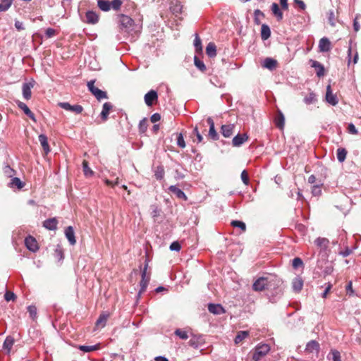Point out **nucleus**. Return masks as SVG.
<instances>
[{
  "label": "nucleus",
  "instance_id": "9d476101",
  "mask_svg": "<svg viewBox=\"0 0 361 361\" xmlns=\"http://www.w3.org/2000/svg\"><path fill=\"white\" fill-rule=\"evenodd\" d=\"M110 317V314L107 312H102L99 318L97 319V322H95V327L97 329H102L104 328L106 324L108 319Z\"/></svg>",
  "mask_w": 361,
  "mask_h": 361
},
{
  "label": "nucleus",
  "instance_id": "49530a36",
  "mask_svg": "<svg viewBox=\"0 0 361 361\" xmlns=\"http://www.w3.org/2000/svg\"><path fill=\"white\" fill-rule=\"evenodd\" d=\"M316 100V95L313 92L310 93L304 98V102L307 104H313Z\"/></svg>",
  "mask_w": 361,
  "mask_h": 361
},
{
  "label": "nucleus",
  "instance_id": "f704fd0d",
  "mask_svg": "<svg viewBox=\"0 0 361 361\" xmlns=\"http://www.w3.org/2000/svg\"><path fill=\"white\" fill-rule=\"evenodd\" d=\"M202 343V339L200 336H193L189 341L188 344L193 348H199Z\"/></svg>",
  "mask_w": 361,
  "mask_h": 361
},
{
  "label": "nucleus",
  "instance_id": "4c0bfd02",
  "mask_svg": "<svg viewBox=\"0 0 361 361\" xmlns=\"http://www.w3.org/2000/svg\"><path fill=\"white\" fill-rule=\"evenodd\" d=\"M164 169L162 166H158L154 171V176L157 180H161L164 176Z\"/></svg>",
  "mask_w": 361,
  "mask_h": 361
},
{
  "label": "nucleus",
  "instance_id": "cd10ccee",
  "mask_svg": "<svg viewBox=\"0 0 361 361\" xmlns=\"http://www.w3.org/2000/svg\"><path fill=\"white\" fill-rule=\"evenodd\" d=\"M271 36V30L269 25L262 24L261 27V37L263 40L268 39Z\"/></svg>",
  "mask_w": 361,
  "mask_h": 361
},
{
  "label": "nucleus",
  "instance_id": "09e8293b",
  "mask_svg": "<svg viewBox=\"0 0 361 361\" xmlns=\"http://www.w3.org/2000/svg\"><path fill=\"white\" fill-rule=\"evenodd\" d=\"M177 145L181 147L185 148L186 145L184 140L183 135L180 133L176 135Z\"/></svg>",
  "mask_w": 361,
  "mask_h": 361
},
{
  "label": "nucleus",
  "instance_id": "a878e982",
  "mask_svg": "<svg viewBox=\"0 0 361 361\" xmlns=\"http://www.w3.org/2000/svg\"><path fill=\"white\" fill-rule=\"evenodd\" d=\"M112 107L111 104L109 102H106L103 104L102 111L101 112V118L103 121H106L107 120L109 111Z\"/></svg>",
  "mask_w": 361,
  "mask_h": 361
},
{
  "label": "nucleus",
  "instance_id": "aec40b11",
  "mask_svg": "<svg viewBox=\"0 0 361 361\" xmlns=\"http://www.w3.org/2000/svg\"><path fill=\"white\" fill-rule=\"evenodd\" d=\"M65 235L71 245H74L76 243L74 230L72 226H68L65 230Z\"/></svg>",
  "mask_w": 361,
  "mask_h": 361
},
{
  "label": "nucleus",
  "instance_id": "3c124183",
  "mask_svg": "<svg viewBox=\"0 0 361 361\" xmlns=\"http://www.w3.org/2000/svg\"><path fill=\"white\" fill-rule=\"evenodd\" d=\"M27 311L29 312L30 317L35 320L37 318V308L34 305H30L27 307Z\"/></svg>",
  "mask_w": 361,
  "mask_h": 361
},
{
  "label": "nucleus",
  "instance_id": "9b49d317",
  "mask_svg": "<svg viewBox=\"0 0 361 361\" xmlns=\"http://www.w3.org/2000/svg\"><path fill=\"white\" fill-rule=\"evenodd\" d=\"M157 99L158 95L157 92L154 90H150L145 95V102L149 106H152Z\"/></svg>",
  "mask_w": 361,
  "mask_h": 361
},
{
  "label": "nucleus",
  "instance_id": "1a4fd4ad",
  "mask_svg": "<svg viewBox=\"0 0 361 361\" xmlns=\"http://www.w3.org/2000/svg\"><path fill=\"white\" fill-rule=\"evenodd\" d=\"M40 145L43 149V155L47 156L51 151L47 135L41 134L38 137Z\"/></svg>",
  "mask_w": 361,
  "mask_h": 361
},
{
  "label": "nucleus",
  "instance_id": "37998d69",
  "mask_svg": "<svg viewBox=\"0 0 361 361\" xmlns=\"http://www.w3.org/2000/svg\"><path fill=\"white\" fill-rule=\"evenodd\" d=\"M12 4V0H2L0 3V11H7Z\"/></svg>",
  "mask_w": 361,
  "mask_h": 361
},
{
  "label": "nucleus",
  "instance_id": "20e7f679",
  "mask_svg": "<svg viewBox=\"0 0 361 361\" xmlns=\"http://www.w3.org/2000/svg\"><path fill=\"white\" fill-rule=\"evenodd\" d=\"M95 80H90L87 82V87L90 92L98 99L107 98V94L94 86Z\"/></svg>",
  "mask_w": 361,
  "mask_h": 361
},
{
  "label": "nucleus",
  "instance_id": "0e129e2a",
  "mask_svg": "<svg viewBox=\"0 0 361 361\" xmlns=\"http://www.w3.org/2000/svg\"><path fill=\"white\" fill-rule=\"evenodd\" d=\"M348 133L353 135L357 134V130L353 123H350L348 127Z\"/></svg>",
  "mask_w": 361,
  "mask_h": 361
},
{
  "label": "nucleus",
  "instance_id": "e433bc0d",
  "mask_svg": "<svg viewBox=\"0 0 361 361\" xmlns=\"http://www.w3.org/2000/svg\"><path fill=\"white\" fill-rule=\"evenodd\" d=\"M83 172L85 176H92L94 174L93 171L89 167L88 161L83 160L82 161Z\"/></svg>",
  "mask_w": 361,
  "mask_h": 361
},
{
  "label": "nucleus",
  "instance_id": "de8ad7c7",
  "mask_svg": "<svg viewBox=\"0 0 361 361\" xmlns=\"http://www.w3.org/2000/svg\"><path fill=\"white\" fill-rule=\"evenodd\" d=\"M111 8L114 11H119L123 4L122 0H113L110 2Z\"/></svg>",
  "mask_w": 361,
  "mask_h": 361
},
{
  "label": "nucleus",
  "instance_id": "5701e85b",
  "mask_svg": "<svg viewBox=\"0 0 361 361\" xmlns=\"http://www.w3.org/2000/svg\"><path fill=\"white\" fill-rule=\"evenodd\" d=\"M208 310L214 314H221L225 312L224 307L219 304H209Z\"/></svg>",
  "mask_w": 361,
  "mask_h": 361
},
{
  "label": "nucleus",
  "instance_id": "412c9836",
  "mask_svg": "<svg viewBox=\"0 0 361 361\" xmlns=\"http://www.w3.org/2000/svg\"><path fill=\"white\" fill-rule=\"evenodd\" d=\"M16 103L18 108L23 110L25 114H26L30 118L35 121L34 114L30 111V109L25 103L20 101H18Z\"/></svg>",
  "mask_w": 361,
  "mask_h": 361
},
{
  "label": "nucleus",
  "instance_id": "a19ab883",
  "mask_svg": "<svg viewBox=\"0 0 361 361\" xmlns=\"http://www.w3.org/2000/svg\"><path fill=\"white\" fill-rule=\"evenodd\" d=\"M147 127H148L147 119L146 118H144L142 120H141L140 121L139 127H138L139 132L140 133H145L147 130Z\"/></svg>",
  "mask_w": 361,
  "mask_h": 361
},
{
  "label": "nucleus",
  "instance_id": "e2e57ef3",
  "mask_svg": "<svg viewBox=\"0 0 361 361\" xmlns=\"http://www.w3.org/2000/svg\"><path fill=\"white\" fill-rule=\"evenodd\" d=\"M193 134L196 135L197 139V142H201L203 140V137L202 135L200 133L198 130V128L196 126L193 130Z\"/></svg>",
  "mask_w": 361,
  "mask_h": 361
},
{
  "label": "nucleus",
  "instance_id": "ddd939ff",
  "mask_svg": "<svg viewBox=\"0 0 361 361\" xmlns=\"http://www.w3.org/2000/svg\"><path fill=\"white\" fill-rule=\"evenodd\" d=\"M319 351V343L314 341L312 340L308 342L306 345L305 352L307 353H316L317 354Z\"/></svg>",
  "mask_w": 361,
  "mask_h": 361
},
{
  "label": "nucleus",
  "instance_id": "79ce46f5",
  "mask_svg": "<svg viewBox=\"0 0 361 361\" xmlns=\"http://www.w3.org/2000/svg\"><path fill=\"white\" fill-rule=\"evenodd\" d=\"M231 225L233 227H238L240 228L242 232H245L246 231V225L241 221L233 220L231 221Z\"/></svg>",
  "mask_w": 361,
  "mask_h": 361
},
{
  "label": "nucleus",
  "instance_id": "72a5a7b5",
  "mask_svg": "<svg viewBox=\"0 0 361 361\" xmlns=\"http://www.w3.org/2000/svg\"><path fill=\"white\" fill-rule=\"evenodd\" d=\"M249 336L248 331H240L238 332L235 338V343L238 344L241 343L245 338H246Z\"/></svg>",
  "mask_w": 361,
  "mask_h": 361
},
{
  "label": "nucleus",
  "instance_id": "4d7b16f0",
  "mask_svg": "<svg viewBox=\"0 0 361 361\" xmlns=\"http://www.w3.org/2000/svg\"><path fill=\"white\" fill-rule=\"evenodd\" d=\"M240 176H241V179H242L243 182L244 183V184L247 185L250 183V179H249V176H248L247 172L245 170L243 171Z\"/></svg>",
  "mask_w": 361,
  "mask_h": 361
},
{
  "label": "nucleus",
  "instance_id": "2f4dec72",
  "mask_svg": "<svg viewBox=\"0 0 361 361\" xmlns=\"http://www.w3.org/2000/svg\"><path fill=\"white\" fill-rule=\"evenodd\" d=\"M284 124H285L284 116L281 112H279V114L275 118V125L277 128L282 130L284 127Z\"/></svg>",
  "mask_w": 361,
  "mask_h": 361
},
{
  "label": "nucleus",
  "instance_id": "6ab92c4d",
  "mask_svg": "<svg viewBox=\"0 0 361 361\" xmlns=\"http://www.w3.org/2000/svg\"><path fill=\"white\" fill-rule=\"evenodd\" d=\"M58 221L56 218H51L43 222V226L48 230L54 231L57 228Z\"/></svg>",
  "mask_w": 361,
  "mask_h": 361
},
{
  "label": "nucleus",
  "instance_id": "052dcab7",
  "mask_svg": "<svg viewBox=\"0 0 361 361\" xmlns=\"http://www.w3.org/2000/svg\"><path fill=\"white\" fill-rule=\"evenodd\" d=\"M59 33L55 29L49 27L46 30V35L48 38L52 37Z\"/></svg>",
  "mask_w": 361,
  "mask_h": 361
},
{
  "label": "nucleus",
  "instance_id": "603ef678",
  "mask_svg": "<svg viewBox=\"0 0 361 361\" xmlns=\"http://www.w3.org/2000/svg\"><path fill=\"white\" fill-rule=\"evenodd\" d=\"M11 184L16 186L18 189H21L24 186V183L20 180L19 178H13L11 180Z\"/></svg>",
  "mask_w": 361,
  "mask_h": 361
},
{
  "label": "nucleus",
  "instance_id": "4468645a",
  "mask_svg": "<svg viewBox=\"0 0 361 361\" xmlns=\"http://www.w3.org/2000/svg\"><path fill=\"white\" fill-rule=\"evenodd\" d=\"M326 100L333 106H336L338 102L336 96L331 91V85H328L326 87Z\"/></svg>",
  "mask_w": 361,
  "mask_h": 361
},
{
  "label": "nucleus",
  "instance_id": "6e6d98bb",
  "mask_svg": "<svg viewBox=\"0 0 361 361\" xmlns=\"http://www.w3.org/2000/svg\"><path fill=\"white\" fill-rule=\"evenodd\" d=\"M333 361H341L340 353L336 350H332L330 353Z\"/></svg>",
  "mask_w": 361,
  "mask_h": 361
},
{
  "label": "nucleus",
  "instance_id": "774afa93",
  "mask_svg": "<svg viewBox=\"0 0 361 361\" xmlns=\"http://www.w3.org/2000/svg\"><path fill=\"white\" fill-rule=\"evenodd\" d=\"M15 27L18 31L24 30V27L23 26V23L20 22L19 20H16Z\"/></svg>",
  "mask_w": 361,
  "mask_h": 361
},
{
  "label": "nucleus",
  "instance_id": "69168bd1",
  "mask_svg": "<svg viewBox=\"0 0 361 361\" xmlns=\"http://www.w3.org/2000/svg\"><path fill=\"white\" fill-rule=\"evenodd\" d=\"M160 119H161V115L158 113L154 114L150 118V120L152 123H156V122L160 121Z\"/></svg>",
  "mask_w": 361,
  "mask_h": 361
},
{
  "label": "nucleus",
  "instance_id": "2eb2a0df",
  "mask_svg": "<svg viewBox=\"0 0 361 361\" xmlns=\"http://www.w3.org/2000/svg\"><path fill=\"white\" fill-rule=\"evenodd\" d=\"M207 123L209 126V136L214 140H217L219 139V135L215 130L214 123L213 119L211 117H209L207 119Z\"/></svg>",
  "mask_w": 361,
  "mask_h": 361
},
{
  "label": "nucleus",
  "instance_id": "338daca9",
  "mask_svg": "<svg viewBox=\"0 0 361 361\" xmlns=\"http://www.w3.org/2000/svg\"><path fill=\"white\" fill-rule=\"evenodd\" d=\"M294 3L297 4L301 10L305 9L306 6L302 0H294Z\"/></svg>",
  "mask_w": 361,
  "mask_h": 361
},
{
  "label": "nucleus",
  "instance_id": "c03bdc74",
  "mask_svg": "<svg viewBox=\"0 0 361 361\" xmlns=\"http://www.w3.org/2000/svg\"><path fill=\"white\" fill-rule=\"evenodd\" d=\"M254 16H255V18H254L255 23L257 25H260L261 21H260L259 18H260V17L264 18V13L259 9H256L254 12Z\"/></svg>",
  "mask_w": 361,
  "mask_h": 361
},
{
  "label": "nucleus",
  "instance_id": "39448f33",
  "mask_svg": "<svg viewBox=\"0 0 361 361\" xmlns=\"http://www.w3.org/2000/svg\"><path fill=\"white\" fill-rule=\"evenodd\" d=\"M59 106L66 111H73L78 114H81L83 111V107L79 104L71 105L68 102H60Z\"/></svg>",
  "mask_w": 361,
  "mask_h": 361
},
{
  "label": "nucleus",
  "instance_id": "bf43d9fd",
  "mask_svg": "<svg viewBox=\"0 0 361 361\" xmlns=\"http://www.w3.org/2000/svg\"><path fill=\"white\" fill-rule=\"evenodd\" d=\"M4 298L6 301L14 300L16 298V295L11 291H6L4 294Z\"/></svg>",
  "mask_w": 361,
  "mask_h": 361
},
{
  "label": "nucleus",
  "instance_id": "a18cd8bd",
  "mask_svg": "<svg viewBox=\"0 0 361 361\" xmlns=\"http://www.w3.org/2000/svg\"><path fill=\"white\" fill-rule=\"evenodd\" d=\"M194 63L196 67L199 68L201 71L204 72L206 71V66L204 65L202 61L198 59V57L195 56Z\"/></svg>",
  "mask_w": 361,
  "mask_h": 361
},
{
  "label": "nucleus",
  "instance_id": "423d86ee",
  "mask_svg": "<svg viewBox=\"0 0 361 361\" xmlns=\"http://www.w3.org/2000/svg\"><path fill=\"white\" fill-rule=\"evenodd\" d=\"M118 18L120 25L123 28L128 29L132 27L134 25V20L128 16L119 14Z\"/></svg>",
  "mask_w": 361,
  "mask_h": 361
},
{
  "label": "nucleus",
  "instance_id": "c85d7f7f",
  "mask_svg": "<svg viewBox=\"0 0 361 361\" xmlns=\"http://www.w3.org/2000/svg\"><path fill=\"white\" fill-rule=\"evenodd\" d=\"M97 6L100 10L105 12H107L111 9L110 2L106 0H97Z\"/></svg>",
  "mask_w": 361,
  "mask_h": 361
},
{
  "label": "nucleus",
  "instance_id": "bb28decb",
  "mask_svg": "<svg viewBox=\"0 0 361 361\" xmlns=\"http://www.w3.org/2000/svg\"><path fill=\"white\" fill-rule=\"evenodd\" d=\"M303 286V281L300 278H295L292 282V287L295 292H300Z\"/></svg>",
  "mask_w": 361,
  "mask_h": 361
},
{
  "label": "nucleus",
  "instance_id": "f03ea898",
  "mask_svg": "<svg viewBox=\"0 0 361 361\" xmlns=\"http://www.w3.org/2000/svg\"><path fill=\"white\" fill-rule=\"evenodd\" d=\"M147 269H148V262H146L145 267L142 270L141 273V281L140 282V289L139 291V295H140L142 293H144L147 287L148 286V283L150 280V273H147Z\"/></svg>",
  "mask_w": 361,
  "mask_h": 361
},
{
  "label": "nucleus",
  "instance_id": "7ed1b4c3",
  "mask_svg": "<svg viewBox=\"0 0 361 361\" xmlns=\"http://www.w3.org/2000/svg\"><path fill=\"white\" fill-rule=\"evenodd\" d=\"M270 350V347L267 344H259L255 348L252 355V359L255 361H259L265 356Z\"/></svg>",
  "mask_w": 361,
  "mask_h": 361
},
{
  "label": "nucleus",
  "instance_id": "c756f323",
  "mask_svg": "<svg viewBox=\"0 0 361 361\" xmlns=\"http://www.w3.org/2000/svg\"><path fill=\"white\" fill-rule=\"evenodd\" d=\"M169 189L170 192H171L173 194H174L178 198L186 199V196H185V193L180 189L177 188L176 185H171L169 187Z\"/></svg>",
  "mask_w": 361,
  "mask_h": 361
},
{
  "label": "nucleus",
  "instance_id": "5fc2aeb1",
  "mask_svg": "<svg viewBox=\"0 0 361 361\" xmlns=\"http://www.w3.org/2000/svg\"><path fill=\"white\" fill-rule=\"evenodd\" d=\"M175 334L180 337L181 339H187L188 338L187 332L180 329H178L175 331Z\"/></svg>",
  "mask_w": 361,
  "mask_h": 361
},
{
  "label": "nucleus",
  "instance_id": "13d9d810",
  "mask_svg": "<svg viewBox=\"0 0 361 361\" xmlns=\"http://www.w3.org/2000/svg\"><path fill=\"white\" fill-rule=\"evenodd\" d=\"M312 193L314 196H319L322 194L321 186L315 185L312 188Z\"/></svg>",
  "mask_w": 361,
  "mask_h": 361
},
{
  "label": "nucleus",
  "instance_id": "680f3d73",
  "mask_svg": "<svg viewBox=\"0 0 361 361\" xmlns=\"http://www.w3.org/2000/svg\"><path fill=\"white\" fill-rule=\"evenodd\" d=\"M180 248L181 246L178 241L173 242L170 245V250L173 251H179Z\"/></svg>",
  "mask_w": 361,
  "mask_h": 361
},
{
  "label": "nucleus",
  "instance_id": "393cba45",
  "mask_svg": "<svg viewBox=\"0 0 361 361\" xmlns=\"http://www.w3.org/2000/svg\"><path fill=\"white\" fill-rule=\"evenodd\" d=\"M278 62L276 59L271 58H266L264 61L263 67L272 71L276 68Z\"/></svg>",
  "mask_w": 361,
  "mask_h": 361
},
{
  "label": "nucleus",
  "instance_id": "7c9ffc66",
  "mask_svg": "<svg viewBox=\"0 0 361 361\" xmlns=\"http://www.w3.org/2000/svg\"><path fill=\"white\" fill-rule=\"evenodd\" d=\"M206 54L209 57H214L216 56V47L214 43L209 42L206 47Z\"/></svg>",
  "mask_w": 361,
  "mask_h": 361
},
{
  "label": "nucleus",
  "instance_id": "0eeeda50",
  "mask_svg": "<svg viewBox=\"0 0 361 361\" xmlns=\"http://www.w3.org/2000/svg\"><path fill=\"white\" fill-rule=\"evenodd\" d=\"M25 244L26 247L32 252H35L39 250L38 243L36 239L31 235H29L27 238H25Z\"/></svg>",
  "mask_w": 361,
  "mask_h": 361
},
{
  "label": "nucleus",
  "instance_id": "864d4df0",
  "mask_svg": "<svg viewBox=\"0 0 361 361\" xmlns=\"http://www.w3.org/2000/svg\"><path fill=\"white\" fill-rule=\"evenodd\" d=\"M303 265V262L300 257H295L293 259L292 266L294 269H298Z\"/></svg>",
  "mask_w": 361,
  "mask_h": 361
},
{
  "label": "nucleus",
  "instance_id": "f257e3e1",
  "mask_svg": "<svg viewBox=\"0 0 361 361\" xmlns=\"http://www.w3.org/2000/svg\"><path fill=\"white\" fill-rule=\"evenodd\" d=\"M281 283L280 279L273 274H267L266 276L258 278L252 284V289L259 292L269 289H275Z\"/></svg>",
  "mask_w": 361,
  "mask_h": 361
},
{
  "label": "nucleus",
  "instance_id": "ea45409f",
  "mask_svg": "<svg viewBox=\"0 0 361 361\" xmlns=\"http://www.w3.org/2000/svg\"><path fill=\"white\" fill-rule=\"evenodd\" d=\"M315 244L317 245V246L324 249L328 247L329 240L324 238H318L315 240Z\"/></svg>",
  "mask_w": 361,
  "mask_h": 361
},
{
  "label": "nucleus",
  "instance_id": "f3484780",
  "mask_svg": "<svg viewBox=\"0 0 361 361\" xmlns=\"http://www.w3.org/2000/svg\"><path fill=\"white\" fill-rule=\"evenodd\" d=\"M234 128L233 124L223 125L221 128V133L225 137H230L233 134Z\"/></svg>",
  "mask_w": 361,
  "mask_h": 361
},
{
  "label": "nucleus",
  "instance_id": "8fccbe9b",
  "mask_svg": "<svg viewBox=\"0 0 361 361\" xmlns=\"http://www.w3.org/2000/svg\"><path fill=\"white\" fill-rule=\"evenodd\" d=\"M194 46L197 51H202V41L197 34H195V38L194 40Z\"/></svg>",
  "mask_w": 361,
  "mask_h": 361
},
{
  "label": "nucleus",
  "instance_id": "473e14b6",
  "mask_svg": "<svg viewBox=\"0 0 361 361\" xmlns=\"http://www.w3.org/2000/svg\"><path fill=\"white\" fill-rule=\"evenodd\" d=\"M348 152L345 148L340 147L336 151L337 159L339 162L343 163L347 156Z\"/></svg>",
  "mask_w": 361,
  "mask_h": 361
},
{
  "label": "nucleus",
  "instance_id": "a211bd4d",
  "mask_svg": "<svg viewBox=\"0 0 361 361\" xmlns=\"http://www.w3.org/2000/svg\"><path fill=\"white\" fill-rule=\"evenodd\" d=\"M312 67L316 69V73L318 77H322L324 75V67L319 61L310 60Z\"/></svg>",
  "mask_w": 361,
  "mask_h": 361
},
{
  "label": "nucleus",
  "instance_id": "58836bf2",
  "mask_svg": "<svg viewBox=\"0 0 361 361\" xmlns=\"http://www.w3.org/2000/svg\"><path fill=\"white\" fill-rule=\"evenodd\" d=\"M13 343H14L13 338L11 336H8L4 342L3 348L4 349L7 350L8 352L9 353Z\"/></svg>",
  "mask_w": 361,
  "mask_h": 361
},
{
  "label": "nucleus",
  "instance_id": "b1692460",
  "mask_svg": "<svg viewBox=\"0 0 361 361\" xmlns=\"http://www.w3.org/2000/svg\"><path fill=\"white\" fill-rule=\"evenodd\" d=\"M319 48L320 51L326 52L331 49V42L329 39L323 37L319 40Z\"/></svg>",
  "mask_w": 361,
  "mask_h": 361
},
{
  "label": "nucleus",
  "instance_id": "dca6fc26",
  "mask_svg": "<svg viewBox=\"0 0 361 361\" xmlns=\"http://www.w3.org/2000/svg\"><path fill=\"white\" fill-rule=\"evenodd\" d=\"M34 85L32 82H25L23 83L22 87L23 95V97L26 100H29L32 97V91L31 89L33 87Z\"/></svg>",
  "mask_w": 361,
  "mask_h": 361
},
{
  "label": "nucleus",
  "instance_id": "4be33fe9",
  "mask_svg": "<svg viewBox=\"0 0 361 361\" xmlns=\"http://www.w3.org/2000/svg\"><path fill=\"white\" fill-rule=\"evenodd\" d=\"M271 10L273 15L276 18L278 21H281L283 18V12L281 11L279 5L276 3H273L271 6Z\"/></svg>",
  "mask_w": 361,
  "mask_h": 361
},
{
  "label": "nucleus",
  "instance_id": "6e6552de",
  "mask_svg": "<svg viewBox=\"0 0 361 361\" xmlns=\"http://www.w3.org/2000/svg\"><path fill=\"white\" fill-rule=\"evenodd\" d=\"M99 20V15L94 11H88L85 13V22L87 24L94 25Z\"/></svg>",
  "mask_w": 361,
  "mask_h": 361
},
{
  "label": "nucleus",
  "instance_id": "c9c22d12",
  "mask_svg": "<svg viewBox=\"0 0 361 361\" xmlns=\"http://www.w3.org/2000/svg\"><path fill=\"white\" fill-rule=\"evenodd\" d=\"M78 349L80 350L85 352V353H89L92 351H94L97 350H99L100 348V344H97L94 345H78Z\"/></svg>",
  "mask_w": 361,
  "mask_h": 361
},
{
  "label": "nucleus",
  "instance_id": "f8f14e48",
  "mask_svg": "<svg viewBox=\"0 0 361 361\" xmlns=\"http://www.w3.org/2000/svg\"><path fill=\"white\" fill-rule=\"evenodd\" d=\"M249 137L246 133L238 134L232 140V145L233 147H240L245 142L247 141Z\"/></svg>",
  "mask_w": 361,
  "mask_h": 361
}]
</instances>
